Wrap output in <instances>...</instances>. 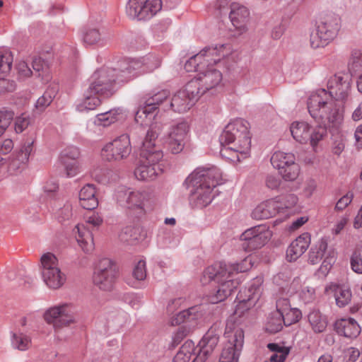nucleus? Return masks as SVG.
I'll list each match as a JSON object with an SVG mask.
<instances>
[{
	"mask_svg": "<svg viewBox=\"0 0 362 362\" xmlns=\"http://www.w3.org/2000/svg\"><path fill=\"white\" fill-rule=\"evenodd\" d=\"M352 73L344 69L336 73L327 83L329 91L319 89L313 92L308 100V110L310 116L324 125H310L307 122H293L290 132L293 139L301 144H309L314 151L327 135V127L338 129L343 121V112L337 100H345L349 93Z\"/></svg>",
	"mask_w": 362,
	"mask_h": 362,
	"instance_id": "nucleus-1",
	"label": "nucleus"
},
{
	"mask_svg": "<svg viewBox=\"0 0 362 362\" xmlns=\"http://www.w3.org/2000/svg\"><path fill=\"white\" fill-rule=\"evenodd\" d=\"M250 124L238 119L230 122L220 136L221 156L232 163H238L247 157L251 148Z\"/></svg>",
	"mask_w": 362,
	"mask_h": 362,
	"instance_id": "nucleus-2",
	"label": "nucleus"
},
{
	"mask_svg": "<svg viewBox=\"0 0 362 362\" xmlns=\"http://www.w3.org/2000/svg\"><path fill=\"white\" fill-rule=\"evenodd\" d=\"M162 130L160 123L154 122L149 127L141 149L139 165L134 170L136 178L141 181L155 180L163 172V151L155 145Z\"/></svg>",
	"mask_w": 362,
	"mask_h": 362,
	"instance_id": "nucleus-3",
	"label": "nucleus"
},
{
	"mask_svg": "<svg viewBox=\"0 0 362 362\" xmlns=\"http://www.w3.org/2000/svg\"><path fill=\"white\" fill-rule=\"evenodd\" d=\"M233 269L223 262H216L205 269L200 281L202 285L211 284L213 288L208 296L210 303L223 301L238 288L241 279L232 274Z\"/></svg>",
	"mask_w": 362,
	"mask_h": 362,
	"instance_id": "nucleus-4",
	"label": "nucleus"
},
{
	"mask_svg": "<svg viewBox=\"0 0 362 362\" xmlns=\"http://www.w3.org/2000/svg\"><path fill=\"white\" fill-rule=\"evenodd\" d=\"M220 170L214 166L198 168L186 179L185 185L190 188L192 199L197 207L208 206L214 197V189L221 182Z\"/></svg>",
	"mask_w": 362,
	"mask_h": 362,
	"instance_id": "nucleus-5",
	"label": "nucleus"
},
{
	"mask_svg": "<svg viewBox=\"0 0 362 362\" xmlns=\"http://www.w3.org/2000/svg\"><path fill=\"white\" fill-rule=\"evenodd\" d=\"M341 28L340 17L332 13L322 15L311 33L310 44L312 48L325 47L337 36Z\"/></svg>",
	"mask_w": 362,
	"mask_h": 362,
	"instance_id": "nucleus-6",
	"label": "nucleus"
},
{
	"mask_svg": "<svg viewBox=\"0 0 362 362\" xmlns=\"http://www.w3.org/2000/svg\"><path fill=\"white\" fill-rule=\"evenodd\" d=\"M233 52L230 44L206 46L198 53L192 56L185 64V67L211 68L216 66L221 58L229 56Z\"/></svg>",
	"mask_w": 362,
	"mask_h": 362,
	"instance_id": "nucleus-7",
	"label": "nucleus"
},
{
	"mask_svg": "<svg viewBox=\"0 0 362 362\" xmlns=\"http://www.w3.org/2000/svg\"><path fill=\"white\" fill-rule=\"evenodd\" d=\"M202 317L199 307L194 306L184 310L173 316L170 320L172 326L183 324L173 336V343L178 344L181 341L191 334L197 327L198 320Z\"/></svg>",
	"mask_w": 362,
	"mask_h": 362,
	"instance_id": "nucleus-8",
	"label": "nucleus"
},
{
	"mask_svg": "<svg viewBox=\"0 0 362 362\" xmlns=\"http://www.w3.org/2000/svg\"><path fill=\"white\" fill-rule=\"evenodd\" d=\"M262 283L263 279L257 277L253 279L248 288H245L238 293L237 296L238 303L233 313L235 318L245 316L256 305L262 295Z\"/></svg>",
	"mask_w": 362,
	"mask_h": 362,
	"instance_id": "nucleus-9",
	"label": "nucleus"
},
{
	"mask_svg": "<svg viewBox=\"0 0 362 362\" xmlns=\"http://www.w3.org/2000/svg\"><path fill=\"white\" fill-rule=\"evenodd\" d=\"M43 317L47 323L59 329L76 322V310L71 303H62L48 308Z\"/></svg>",
	"mask_w": 362,
	"mask_h": 362,
	"instance_id": "nucleus-10",
	"label": "nucleus"
},
{
	"mask_svg": "<svg viewBox=\"0 0 362 362\" xmlns=\"http://www.w3.org/2000/svg\"><path fill=\"white\" fill-rule=\"evenodd\" d=\"M272 232L266 225H258L245 230L240 235L241 247L252 252L264 247L272 238Z\"/></svg>",
	"mask_w": 362,
	"mask_h": 362,
	"instance_id": "nucleus-11",
	"label": "nucleus"
},
{
	"mask_svg": "<svg viewBox=\"0 0 362 362\" xmlns=\"http://www.w3.org/2000/svg\"><path fill=\"white\" fill-rule=\"evenodd\" d=\"M271 163L286 181H294L300 175V168L293 153L276 151L271 158Z\"/></svg>",
	"mask_w": 362,
	"mask_h": 362,
	"instance_id": "nucleus-12",
	"label": "nucleus"
},
{
	"mask_svg": "<svg viewBox=\"0 0 362 362\" xmlns=\"http://www.w3.org/2000/svg\"><path fill=\"white\" fill-rule=\"evenodd\" d=\"M132 152V144L128 134H122L102 148L101 156L107 161L126 159Z\"/></svg>",
	"mask_w": 362,
	"mask_h": 362,
	"instance_id": "nucleus-13",
	"label": "nucleus"
},
{
	"mask_svg": "<svg viewBox=\"0 0 362 362\" xmlns=\"http://www.w3.org/2000/svg\"><path fill=\"white\" fill-rule=\"evenodd\" d=\"M161 7V0H129L126 13L132 19L146 20L153 16Z\"/></svg>",
	"mask_w": 362,
	"mask_h": 362,
	"instance_id": "nucleus-14",
	"label": "nucleus"
},
{
	"mask_svg": "<svg viewBox=\"0 0 362 362\" xmlns=\"http://www.w3.org/2000/svg\"><path fill=\"white\" fill-rule=\"evenodd\" d=\"M117 271L113 262L107 258L98 262L93 275L95 286L103 291H109L113 287Z\"/></svg>",
	"mask_w": 362,
	"mask_h": 362,
	"instance_id": "nucleus-15",
	"label": "nucleus"
},
{
	"mask_svg": "<svg viewBox=\"0 0 362 362\" xmlns=\"http://www.w3.org/2000/svg\"><path fill=\"white\" fill-rule=\"evenodd\" d=\"M197 82L189 81L185 88L173 95L170 106L174 111L185 112L189 110L200 98L197 90Z\"/></svg>",
	"mask_w": 362,
	"mask_h": 362,
	"instance_id": "nucleus-16",
	"label": "nucleus"
},
{
	"mask_svg": "<svg viewBox=\"0 0 362 362\" xmlns=\"http://www.w3.org/2000/svg\"><path fill=\"white\" fill-rule=\"evenodd\" d=\"M90 84V92L108 98L115 92V79L110 77L107 69H97L93 74Z\"/></svg>",
	"mask_w": 362,
	"mask_h": 362,
	"instance_id": "nucleus-17",
	"label": "nucleus"
},
{
	"mask_svg": "<svg viewBox=\"0 0 362 362\" xmlns=\"http://www.w3.org/2000/svg\"><path fill=\"white\" fill-rule=\"evenodd\" d=\"M226 335L228 338V344L223 349L219 362H238L244 343V332L238 327L231 332L227 330Z\"/></svg>",
	"mask_w": 362,
	"mask_h": 362,
	"instance_id": "nucleus-18",
	"label": "nucleus"
},
{
	"mask_svg": "<svg viewBox=\"0 0 362 362\" xmlns=\"http://www.w3.org/2000/svg\"><path fill=\"white\" fill-rule=\"evenodd\" d=\"M189 129V124L185 121L178 122L170 126L165 141L166 146L170 153L177 154L183 150Z\"/></svg>",
	"mask_w": 362,
	"mask_h": 362,
	"instance_id": "nucleus-19",
	"label": "nucleus"
},
{
	"mask_svg": "<svg viewBox=\"0 0 362 362\" xmlns=\"http://www.w3.org/2000/svg\"><path fill=\"white\" fill-rule=\"evenodd\" d=\"M156 199L151 192L135 191L129 192L127 198V206L138 214H144L156 205Z\"/></svg>",
	"mask_w": 362,
	"mask_h": 362,
	"instance_id": "nucleus-20",
	"label": "nucleus"
},
{
	"mask_svg": "<svg viewBox=\"0 0 362 362\" xmlns=\"http://www.w3.org/2000/svg\"><path fill=\"white\" fill-rule=\"evenodd\" d=\"M33 141H26L19 149L11 155L8 164V169L11 173H16L25 167L33 150Z\"/></svg>",
	"mask_w": 362,
	"mask_h": 362,
	"instance_id": "nucleus-21",
	"label": "nucleus"
},
{
	"mask_svg": "<svg viewBox=\"0 0 362 362\" xmlns=\"http://www.w3.org/2000/svg\"><path fill=\"white\" fill-rule=\"evenodd\" d=\"M229 18L238 35H243L248 30L250 12L245 6L233 3L230 5Z\"/></svg>",
	"mask_w": 362,
	"mask_h": 362,
	"instance_id": "nucleus-22",
	"label": "nucleus"
},
{
	"mask_svg": "<svg viewBox=\"0 0 362 362\" xmlns=\"http://www.w3.org/2000/svg\"><path fill=\"white\" fill-rule=\"evenodd\" d=\"M222 80V74L218 69H206L190 81L197 82V92L200 97L207 90L217 86Z\"/></svg>",
	"mask_w": 362,
	"mask_h": 362,
	"instance_id": "nucleus-23",
	"label": "nucleus"
},
{
	"mask_svg": "<svg viewBox=\"0 0 362 362\" xmlns=\"http://www.w3.org/2000/svg\"><path fill=\"white\" fill-rule=\"evenodd\" d=\"M218 335L209 330L199 343V351L192 362H205L218 342Z\"/></svg>",
	"mask_w": 362,
	"mask_h": 362,
	"instance_id": "nucleus-24",
	"label": "nucleus"
},
{
	"mask_svg": "<svg viewBox=\"0 0 362 362\" xmlns=\"http://www.w3.org/2000/svg\"><path fill=\"white\" fill-rule=\"evenodd\" d=\"M335 332L348 339H356L360 334L361 328L357 321L352 317L338 319L334 324Z\"/></svg>",
	"mask_w": 362,
	"mask_h": 362,
	"instance_id": "nucleus-25",
	"label": "nucleus"
},
{
	"mask_svg": "<svg viewBox=\"0 0 362 362\" xmlns=\"http://www.w3.org/2000/svg\"><path fill=\"white\" fill-rule=\"evenodd\" d=\"M299 285V280L294 279L290 284H287L280 288L281 296L279 297L276 300V313H279L282 315L291 308L288 297L291 296L293 294L296 293Z\"/></svg>",
	"mask_w": 362,
	"mask_h": 362,
	"instance_id": "nucleus-26",
	"label": "nucleus"
},
{
	"mask_svg": "<svg viewBox=\"0 0 362 362\" xmlns=\"http://www.w3.org/2000/svg\"><path fill=\"white\" fill-rule=\"evenodd\" d=\"M170 95L168 90H162L155 93L151 98H148L145 103V106L139 110L135 115V119L137 122L142 115L146 116L153 113L163 101H165Z\"/></svg>",
	"mask_w": 362,
	"mask_h": 362,
	"instance_id": "nucleus-27",
	"label": "nucleus"
},
{
	"mask_svg": "<svg viewBox=\"0 0 362 362\" xmlns=\"http://www.w3.org/2000/svg\"><path fill=\"white\" fill-rule=\"evenodd\" d=\"M310 238L308 233H303L293 240L286 250V259L289 262L296 261L308 249Z\"/></svg>",
	"mask_w": 362,
	"mask_h": 362,
	"instance_id": "nucleus-28",
	"label": "nucleus"
},
{
	"mask_svg": "<svg viewBox=\"0 0 362 362\" xmlns=\"http://www.w3.org/2000/svg\"><path fill=\"white\" fill-rule=\"evenodd\" d=\"M76 240L85 252H90L94 250V241L92 233L84 224H78L73 229Z\"/></svg>",
	"mask_w": 362,
	"mask_h": 362,
	"instance_id": "nucleus-29",
	"label": "nucleus"
},
{
	"mask_svg": "<svg viewBox=\"0 0 362 362\" xmlns=\"http://www.w3.org/2000/svg\"><path fill=\"white\" fill-rule=\"evenodd\" d=\"M96 188L92 184L84 185L79 191V204L87 210H93L98 206V199L96 197Z\"/></svg>",
	"mask_w": 362,
	"mask_h": 362,
	"instance_id": "nucleus-30",
	"label": "nucleus"
},
{
	"mask_svg": "<svg viewBox=\"0 0 362 362\" xmlns=\"http://www.w3.org/2000/svg\"><path fill=\"white\" fill-rule=\"evenodd\" d=\"M326 291L328 293H333L336 304L340 308L346 306L351 302L352 293L349 286L332 284L326 288Z\"/></svg>",
	"mask_w": 362,
	"mask_h": 362,
	"instance_id": "nucleus-31",
	"label": "nucleus"
},
{
	"mask_svg": "<svg viewBox=\"0 0 362 362\" xmlns=\"http://www.w3.org/2000/svg\"><path fill=\"white\" fill-rule=\"evenodd\" d=\"M279 213L274 199H268L257 206L252 212V216L257 220L269 218Z\"/></svg>",
	"mask_w": 362,
	"mask_h": 362,
	"instance_id": "nucleus-32",
	"label": "nucleus"
},
{
	"mask_svg": "<svg viewBox=\"0 0 362 362\" xmlns=\"http://www.w3.org/2000/svg\"><path fill=\"white\" fill-rule=\"evenodd\" d=\"M160 65V59L151 56L141 58L126 57L122 59L120 63V66H127V68H140L141 66L157 68Z\"/></svg>",
	"mask_w": 362,
	"mask_h": 362,
	"instance_id": "nucleus-33",
	"label": "nucleus"
},
{
	"mask_svg": "<svg viewBox=\"0 0 362 362\" xmlns=\"http://www.w3.org/2000/svg\"><path fill=\"white\" fill-rule=\"evenodd\" d=\"M42 278L45 285L52 290L62 288L66 281V275L61 268L42 276Z\"/></svg>",
	"mask_w": 362,
	"mask_h": 362,
	"instance_id": "nucleus-34",
	"label": "nucleus"
},
{
	"mask_svg": "<svg viewBox=\"0 0 362 362\" xmlns=\"http://www.w3.org/2000/svg\"><path fill=\"white\" fill-rule=\"evenodd\" d=\"M307 317L309 325L314 333H322L326 330L328 325L327 317L319 310H312Z\"/></svg>",
	"mask_w": 362,
	"mask_h": 362,
	"instance_id": "nucleus-35",
	"label": "nucleus"
},
{
	"mask_svg": "<svg viewBox=\"0 0 362 362\" xmlns=\"http://www.w3.org/2000/svg\"><path fill=\"white\" fill-rule=\"evenodd\" d=\"M42 276L60 268L58 258L52 252H46L40 257Z\"/></svg>",
	"mask_w": 362,
	"mask_h": 362,
	"instance_id": "nucleus-36",
	"label": "nucleus"
},
{
	"mask_svg": "<svg viewBox=\"0 0 362 362\" xmlns=\"http://www.w3.org/2000/svg\"><path fill=\"white\" fill-rule=\"evenodd\" d=\"M267 348L272 352L269 359L264 362H284L288 356L290 349L277 344L269 343Z\"/></svg>",
	"mask_w": 362,
	"mask_h": 362,
	"instance_id": "nucleus-37",
	"label": "nucleus"
},
{
	"mask_svg": "<svg viewBox=\"0 0 362 362\" xmlns=\"http://www.w3.org/2000/svg\"><path fill=\"white\" fill-rule=\"evenodd\" d=\"M273 199L279 212L281 210L294 207L298 202V197L293 193L281 194Z\"/></svg>",
	"mask_w": 362,
	"mask_h": 362,
	"instance_id": "nucleus-38",
	"label": "nucleus"
},
{
	"mask_svg": "<svg viewBox=\"0 0 362 362\" xmlns=\"http://www.w3.org/2000/svg\"><path fill=\"white\" fill-rule=\"evenodd\" d=\"M195 349L192 341H186L174 357L173 362H189L192 356L195 354Z\"/></svg>",
	"mask_w": 362,
	"mask_h": 362,
	"instance_id": "nucleus-39",
	"label": "nucleus"
},
{
	"mask_svg": "<svg viewBox=\"0 0 362 362\" xmlns=\"http://www.w3.org/2000/svg\"><path fill=\"white\" fill-rule=\"evenodd\" d=\"M11 345L14 349L19 351H27L32 346L31 337L23 332L13 333L11 338Z\"/></svg>",
	"mask_w": 362,
	"mask_h": 362,
	"instance_id": "nucleus-40",
	"label": "nucleus"
},
{
	"mask_svg": "<svg viewBox=\"0 0 362 362\" xmlns=\"http://www.w3.org/2000/svg\"><path fill=\"white\" fill-rule=\"evenodd\" d=\"M327 250V242L325 239H321L316 246L311 249L309 253V262L312 264H316L320 262L325 255Z\"/></svg>",
	"mask_w": 362,
	"mask_h": 362,
	"instance_id": "nucleus-41",
	"label": "nucleus"
},
{
	"mask_svg": "<svg viewBox=\"0 0 362 362\" xmlns=\"http://www.w3.org/2000/svg\"><path fill=\"white\" fill-rule=\"evenodd\" d=\"M100 97V95H95L94 93H90V88H88L84 99L78 105L79 110L83 111L95 110L101 104V100Z\"/></svg>",
	"mask_w": 362,
	"mask_h": 362,
	"instance_id": "nucleus-42",
	"label": "nucleus"
},
{
	"mask_svg": "<svg viewBox=\"0 0 362 362\" xmlns=\"http://www.w3.org/2000/svg\"><path fill=\"white\" fill-rule=\"evenodd\" d=\"M119 114V110H111L104 113L98 114L94 122L98 125L107 127L118 119Z\"/></svg>",
	"mask_w": 362,
	"mask_h": 362,
	"instance_id": "nucleus-43",
	"label": "nucleus"
},
{
	"mask_svg": "<svg viewBox=\"0 0 362 362\" xmlns=\"http://www.w3.org/2000/svg\"><path fill=\"white\" fill-rule=\"evenodd\" d=\"M15 82L11 79L9 69H0V93L13 91Z\"/></svg>",
	"mask_w": 362,
	"mask_h": 362,
	"instance_id": "nucleus-44",
	"label": "nucleus"
},
{
	"mask_svg": "<svg viewBox=\"0 0 362 362\" xmlns=\"http://www.w3.org/2000/svg\"><path fill=\"white\" fill-rule=\"evenodd\" d=\"M92 177L98 182L107 184L115 180L116 175L109 169L96 168L92 172Z\"/></svg>",
	"mask_w": 362,
	"mask_h": 362,
	"instance_id": "nucleus-45",
	"label": "nucleus"
},
{
	"mask_svg": "<svg viewBox=\"0 0 362 362\" xmlns=\"http://www.w3.org/2000/svg\"><path fill=\"white\" fill-rule=\"evenodd\" d=\"M253 257L251 255L247 256L243 259L240 263L226 264V267H231L232 274L235 277H239L238 273L245 272L250 270L253 266Z\"/></svg>",
	"mask_w": 362,
	"mask_h": 362,
	"instance_id": "nucleus-46",
	"label": "nucleus"
},
{
	"mask_svg": "<svg viewBox=\"0 0 362 362\" xmlns=\"http://www.w3.org/2000/svg\"><path fill=\"white\" fill-rule=\"evenodd\" d=\"M284 324V318L279 313H273L267 324V330L271 333L279 332Z\"/></svg>",
	"mask_w": 362,
	"mask_h": 362,
	"instance_id": "nucleus-47",
	"label": "nucleus"
},
{
	"mask_svg": "<svg viewBox=\"0 0 362 362\" xmlns=\"http://www.w3.org/2000/svg\"><path fill=\"white\" fill-rule=\"evenodd\" d=\"M351 268L356 274H362V247L356 248L351 256Z\"/></svg>",
	"mask_w": 362,
	"mask_h": 362,
	"instance_id": "nucleus-48",
	"label": "nucleus"
},
{
	"mask_svg": "<svg viewBox=\"0 0 362 362\" xmlns=\"http://www.w3.org/2000/svg\"><path fill=\"white\" fill-rule=\"evenodd\" d=\"M103 40L102 35L99 30L95 28H88L83 34L85 43L92 45L98 44Z\"/></svg>",
	"mask_w": 362,
	"mask_h": 362,
	"instance_id": "nucleus-49",
	"label": "nucleus"
},
{
	"mask_svg": "<svg viewBox=\"0 0 362 362\" xmlns=\"http://www.w3.org/2000/svg\"><path fill=\"white\" fill-rule=\"evenodd\" d=\"M14 112L7 109L0 110V137L5 132L14 117Z\"/></svg>",
	"mask_w": 362,
	"mask_h": 362,
	"instance_id": "nucleus-50",
	"label": "nucleus"
},
{
	"mask_svg": "<svg viewBox=\"0 0 362 362\" xmlns=\"http://www.w3.org/2000/svg\"><path fill=\"white\" fill-rule=\"evenodd\" d=\"M64 167V173L68 177L76 176L80 171V166L78 160H59Z\"/></svg>",
	"mask_w": 362,
	"mask_h": 362,
	"instance_id": "nucleus-51",
	"label": "nucleus"
},
{
	"mask_svg": "<svg viewBox=\"0 0 362 362\" xmlns=\"http://www.w3.org/2000/svg\"><path fill=\"white\" fill-rule=\"evenodd\" d=\"M284 324L286 326H289L292 324L298 322L302 317L301 311L298 308H291L284 315Z\"/></svg>",
	"mask_w": 362,
	"mask_h": 362,
	"instance_id": "nucleus-52",
	"label": "nucleus"
},
{
	"mask_svg": "<svg viewBox=\"0 0 362 362\" xmlns=\"http://www.w3.org/2000/svg\"><path fill=\"white\" fill-rule=\"evenodd\" d=\"M347 66L350 68H362V49L355 48L351 51Z\"/></svg>",
	"mask_w": 362,
	"mask_h": 362,
	"instance_id": "nucleus-53",
	"label": "nucleus"
},
{
	"mask_svg": "<svg viewBox=\"0 0 362 362\" xmlns=\"http://www.w3.org/2000/svg\"><path fill=\"white\" fill-rule=\"evenodd\" d=\"M13 62L12 52L6 47H0V68H11Z\"/></svg>",
	"mask_w": 362,
	"mask_h": 362,
	"instance_id": "nucleus-54",
	"label": "nucleus"
},
{
	"mask_svg": "<svg viewBox=\"0 0 362 362\" xmlns=\"http://www.w3.org/2000/svg\"><path fill=\"white\" fill-rule=\"evenodd\" d=\"M30 124V117L25 113L16 117L14 122V129L16 133H21L28 128Z\"/></svg>",
	"mask_w": 362,
	"mask_h": 362,
	"instance_id": "nucleus-55",
	"label": "nucleus"
},
{
	"mask_svg": "<svg viewBox=\"0 0 362 362\" xmlns=\"http://www.w3.org/2000/svg\"><path fill=\"white\" fill-rule=\"evenodd\" d=\"M79 155L78 148L74 146L68 147L62 152L59 160H78Z\"/></svg>",
	"mask_w": 362,
	"mask_h": 362,
	"instance_id": "nucleus-56",
	"label": "nucleus"
},
{
	"mask_svg": "<svg viewBox=\"0 0 362 362\" xmlns=\"http://www.w3.org/2000/svg\"><path fill=\"white\" fill-rule=\"evenodd\" d=\"M139 228L136 227L127 226L124 228L119 234L122 240L129 241L131 240H136Z\"/></svg>",
	"mask_w": 362,
	"mask_h": 362,
	"instance_id": "nucleus-57",
	"label": "nucleus"
},
{
	"mask_svg": "<svg viewBox=\"0 0 362 362\" xmlns=\"http://www.w3.org/2000/svg\"><path fill=\"white\" fill-rule=\"evenodd\" d=\"M299 297L304 303L313 302L315 298V291L310 286H304L299 293Z\"/></svg>",
	"mask_w": 362,
	"mask_h": 362,
	"instance_id": "nucleus-58",
	"label": "nucleus"
},
{
	"mask_svg": "<svg viewBox=\"0 0 362 362\" xmlns=\"http://www.w3.org/2000/svg\"><path fill=\"white\" fill-rule=\"evenodd\" d=\"M134 277L139 280H144L146 276V262L144 260H139L134 267L133 269Z\"/></svg>",
	"mask_w": 362,
	"mask_h": 362,
	"instance_id": "nucleus-59",
	"label": "nucleus"
},
{
	"mask_svg": "<svg viewBox=\"0 0 362 362\" xmlns=\"http://www.w3.org/2000/svg\"><path fill=\"white\" fill-rule=\"evenodd\" d=\"M53 97L49 92H45L41 97H40L35 104V107L40 112H42L52 102Z\"/></svg>",
	"mask_w": 362,
	"mask_h": 362,
	"instance_id": "nucleus-60",
	"label": "nucleus"
},
{
	"mask_svg": "<svg viewBox=\"0 0 362 362\" xmlns=\"http://www.w3.org/2000/svg\"><path fill=\"white\" fill-rule=\"evenodd\" d=\"M354 199V193L348 192L345 195L341 197L337 202L334 209L338 211H341L346 209L352 202Z\"/></svg>",
	"mask_w": 362,
	"mask_h": 362,
	"instance_id": "nucleus-61",
	"label": "nucleus"
},
{
	"mask_svg": "<svg viewBox=\"0 0 362 362\" xmlns=\"http://www.w3.org/2000/svg\"><path fill=\"white\" fill-rule=\"evenodd\" d=\"M335 260V252L334 250H330L328 252L327 255L324 259L322 265L320 266V271L323 274H327L332 267V264Z\"/></svg>",
	"mask_w": 362,
	"mask_h": 362,
	"instance_id": "nucleus-62",
	"label": "nucleus"
},
{
	"mask_svg": "<svg viewBox=\"0 0 362 362\" xmlns=\"http://www.w3.org/2000/svg\"><path fill=\"white\" fill-rule=\"evenodd\" d=\"M317 189V182L313 179H309L304 183L302 194L307 198L311 197Z\"/></svg>",
	"mask_w": 362,
	"mask_h": 362,
	"instance_id": "nucleus-63",
	"label": "nucleus"
},
{
	"mask_svg": "<svg viewBox=\"0 0 362 362\" xmlns=\"http://www.w3.org/2000/svg\"><path fill=\"white\" fill-rule=\"evenodd\" d=\"M32 66H33V68L49 67V66H52L51 57L50 56H49L48 57H47L46 56L35 57L33 59Z\"/></svg>",
	"mask_w": 362,
	"mask_h": 362,
	"instance_id": "nucleus-64",
	"label": "nucleus"
}]
</instances>
